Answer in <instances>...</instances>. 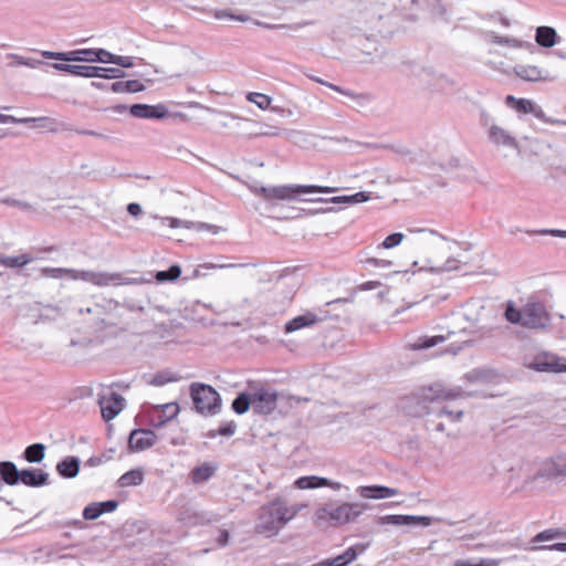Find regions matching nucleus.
<instances>
[{
    "label": "nucleus",
    "mask_w": 566,
    "mask_h": 566,
    "mask_svg": "<svg viewBox=\"0 0 566 566\" xmlns=\"http://www.w3.org/2000/svg\"><path fill=\"white\" fill-rule=\"evenodd\" d=\"M304 506L290 505L283 497H274L260 509L256 531L270 536L276 535L289 522L295 518Z\"/></svg>",
    "instance_id": "nucleus-1"
},
{
    "label": "nucleus",
    "mask_w": 566,
    "mask_h": 566,
    "mask_svg": "<svg viewBox=\"0 0 566 566\" xmlns=\"http://www.w3.org/2000/svg\"><path fill=\"white\" fill-rule=\"evenodd\" d=\"M504 316L507 322L531 329H545L551 323V315L541 302H528L522 310L507 302Z\"/></svg>",
    "instance_id": "nucleus-2"
},
{
    "label": "nucleus",
    "mask_w": 566,
    "mask_h": 566,
    "mask_svg": "<svg viewBox=\"0 0 566 566\" xmlns=\"http://www.w3.org/2000/svg\"><path fill=\"white\" fill-rule=\"evenodd\" d=\"M360 513L357 504L328 502L315 511L314 522L319 527H339L356 520Z\"/></svg>",
    "instance_id": "nucleus-3"
},
{
    "label": "nucleus",
    "mask_w": 566,
    "mask_h": 566,
    "mask_svg": "<svg viewBox=\"0 0 566 566\" xmlns=\"http://www.w3.org/2000/svg\"><path fill=\"white\" fill-rule=\"evenodd\" d=\"M190 396L197 412L212 416L219 412L221 399L218 391L210 385L193 382L190 385Z\"/></svg>",
    "instance_id": "nucleus-4"
},
{
    "label": "nucleus",
    "mask_w": 566,
    "mask_h": 566,
    "mask_svg": "<svg viewBox=\"0 0 566 566\" xmlns=\"http://www.w3.org/2000/svg\"><path fill=\"white\" fill-rule=\"evenodd\" d=\"M249 390L251 392L254 412L260 415H270L276 409L279 400V394L276 390L258 381L249 382Z\"/></svg>",
    "instance_id": "nucleus-5"
},
{
    "label": "nucleus",
    "mask_w": 566,
    "mask_h": 566,
    "mask_svg": "<svg viewBox=\"0 0 566 566\" xmlns=\"http://www.w3.org/2000/svg\"><path fill=\"white\" fill-rule=\"evenodd\" d=\"M337 188L325 186H277L272 188H263V197L266 200H291L298 193H333Z\"/></svg>",
    "instance_id": "nucleus-6"
},
{
    "label": "nucleus",
    "mask_w": 566,
    "mask_h": 566,
    "mask_svg": "<svg viewBox=\"0 0 566 566\" xmlns=\"http://www.w3.org/2000/svg\"><path fill=\"white\" fill-rule=\"evenodd\" d=\"M44 273H51L53 277L67 275L73 280H82L97 286H107L120 279L119 274L99 273L93 271H76L70 269H43Z\"/></svg>",
    "instance_id": "nucleus-7"
},
{
    "label": "nucleus",
    "mask_w": 566,
    "mask_h": 566,
    "mask_svg": "<svg viewBox=\"0 0 566 566\" xmlns=\"http://www.w3.org/2000/svg\"><path fill=\"white\" fill-rule=\"evenodd\" d=\"M526 367L539 373H566V358L548 352H542L535 355Z\"/></svg>",
    "instance_id": "nucleus-8"
},
{
    "label": "nucleus",
    "mask_w": 566,
    "mask_h": 566,
    "mask_svg": "<svg viewBox=\"0 0 566 566\" xmlns=\"http://www.w3.org/2000/svg\"><path fill=\"white\" fill-rule=\"evenodd\" d=\"M180 412L178 402H167L153 406L148 410L149 422L153 427L159 428L175 419Z\"/></svg>",
    "instance_id": "nucleus-9"
},
{
    "label": "nucleus",
    "mask_w": 566,
    "mask_h": 566,
    "mask_svg": "<svg viewBox=\"0 0 566 566\" xmlns=\"http://www.w3.org/2000/svg\"><path fill=\"white\" fill-rule=\"evenodd\" d=\"M102 417L105 421L114 419L124 408V398L114 391L104 394L98 399Z\"/></svg>",
    "instance_id": "nucleus-10"
},
{
    "label": "nucleus",
    "mask_w": 566,
    "mask_h": 566,
    "mask_svg": "<svg viewBox=\"0 0 566 566\" xmlns=\"http://www.w3.org/2000/svg\"><path fill=\"white\" fill-rule=\"evenodd\" d=\"M157 441V434L151 430L135 429L130 432L128 448L132 452H140L151 448Z\"/></svg>",
    "instance_id": "nucleus-11"
},
{
    "label": "nucleus",
    "mask_w": 566,
    "mask_h": 566,
    "mask_svg": "<svg viewBox=\"0 0 566 566\" xmlns=\"http://www.w3.org/2000/svg\"><path fill=\"white\" fill-rule=\"evenodd\" d=\"M505 105L521 115L533 114L538 119H544L545 117L543 109L532 99L517 98L513 95H507L505 97Z\"/></svg>",
    "instance_id": "nucleus-12"
},
{
    "label": "nucleus",
    "mask_w": 566,
    "mask_h": 566,
    "mask_svg": "<svg viewBox=\"0 0 566 566\" xmlns=\"http://www.w3.org/2000/svg\"><path fill=\"white\" fill-rule=\"evenodd\" d=\"M42 56L46 59L62 60V61H80V62H94V49H80L70 52H42Z\"/></svg>",
    "instance_id": "nucleus-13"
},
{
    "label": "nucleus",
    "mask_w": 566,
    "mask_h": 566,
    "mask_svg": "<svg viewBox=\"0 0 566 566\" xmlns=\"http://www.w3.org/2000/svg\"><path fill=\"white\" fill-rule=\"evenodd\" d=\"M293 485L295 489H298V490L331 488V489L337 491L340 489V483L333 482L325 478H321V476H316V475L301 476L294 481Z\"/></svg>",
    "instance_id": "nucleus-14"
},
{
    "label": "nucleus",
    "mask_w": 566,
    "mask_h": 566,
    "mask_svg": "<svg viewBox=\"0 0 566 566\" xmlns=\"http://www.w3.org/2000/svg\"><path fill=\"white\" fill-rule=\"evenodd\" d=\"M321 321H322V318L318 317L315 313L305 312L304 314L298 315V316L290 319L289 322H286L284 325V332L286 334L294 333L302 328L312 327Z\"/></svg>",
    "instance_id": "nucleus-15"
},
{
    "label": "nucleus",
    "mask_w": 566,
    "mask_h": 566,
    "mask_svg": "<svg viewBox=\"0 0 566 566\" xmlns=\"http://www.w3.org/2000/svg\"><path fill=\"white\" fill-rule=\"evenodd\" d=\"M101 72H113L119 73V69L113 67H99V66H91V65H75L71 70L72 75L83 76V77H105V78H116L118 75H102Z\"/></svg>",
    "instance_id": "nucleus-16"
},
{
    "label": "nucleus",
    "mask_w": 566,
    "mask_h": 566,
    "mask_svg": "<svg viewBox=\"0 0 566 566\" xmlns=\"http://www.w3.org/2000/svg\"><path fill=\"white\" fill-rule=\"evenodd\" d=\"M167 113L164 105L135 104L130 107V114L139 118H163Z\"/></svg>",
    "instance_id": "nucleus-17"
},
{
    "label": "nucleus",
    "mask_w": 566,
    "mask_h": 566,
    "mask_svg": "<svg viewBox=\"0 0 566 566\" xmlns=\"http://www.w3.org/2000/svg\"><path fill=\"white\" fill-rule=\"evenodd\" d=\"M358 494L364 499L379 500L397 495L398 490L381 485H365L358 488Z\"/></svg>",
    "instance_id": "nucleus-18"
},
{
    "label": "nucleus",
    "mask_w": 566,
    "mask_h": 566,
    "mask_svg": "<svg viewBox=\"0 0 566 566\" xmlns=\"http://www.w3.org/2000/svg\"><path fill=\"white\" fill-rule=\"evenodd\" d=\"M489 137L495 145L514 148L518 147L517 140L501 126L492 125L489 130Z\"/></svg>",
    "instance_id": "nucleus-19"
},
{
    "label": "nucleus",
    "mask_w": 566,
    "mask_h": 566,
    "mask_svg": "<svg viewBox=\"0 0 566 566\" xmlns=\"http://www.w3.org/2000/svg\"><path fill=\"white\" fill-rule=\"evenodd\" d=\"M49 475L41 469H25L20 471V480L27 486H41L46 484Z\"/></svg>",
    "instance_id": "nucleus-20"
},
{
    "label": "nucleus",
    "mask_w": 566,
    "mask_h": 566,
    "mask_svg": "<svg viewBox=\"0 0 566 566\" xmlns=\"http://www.w3.org/2000/svg\"><path fill=\"white\" fill-rule=\"evenodd\" d=\"M217 469V464L203 462L191 470L190 479L195 484L203 483L214 475Z\"/></svg>",
    "instance_id": "nucleus-21"
},
{
    "label": "nucleus",
    "mask_w": 566,
    "mask_h": 566,
    "mask_svg": "<svg viewBox=\"0 0 566 566\" xmlns=\"http://www.w3.org/2000/svg\"><path fill=\"white\" fill-rule=\"evenodd\" d=\"M369 199H370V195L368 192L360 191V192H356L350 196H338V197H333L331 199L318 198V199H312L310 201L311 202H333V203L354 205V203H360V202L368 201Z\"/></svg>",
    "instance_id": "nucleus-22"
},
{
    "label": "nucleus",
    "mask_w": 566,
    "mask_h": 566,
    "mask_svg": "<svg viewBox=\"0 0 566 566\" xmlns=\"http://www.w3.org/2000/svg\"><path fill=\"white\" fill-rule=\"evenodd\" d=\"M557 33L551 27H538L536 29L535 41L543 48H552L557 43Z\"/></svg>",
    "instance_id": "nucleus-23"
},
{
    "label": "nucleus",
    "mask_w": 566,
    "mask_h": 566,
    "mask_svg": "<svg viewBox=\"0 0 566 566\" xmlns=\"http://www.w3.org/2000/svg\"><path fill=\"white\" fill-rule=\"evenodd\" d=\"M515 74L528 82H538L545 80L543 71L536 65H520L515 67Z\"/></svg>",
    "instance_id": "nucleus-24"
},
{
    "label": "nucleus",
    "mask_w": 566,
    "mask_h": 566,
    "mask_svg": "<svg viewBox=\"0 0 566 566\" xmlns=\"http://www.w3.org/2000/svg\"><path fill=\"white\" fill-rule=\"evenodd\" d=\"M1 479L9 485H15L20 480V471L15 464L10 461L0 462Z\"/></svg>",
    "instance_id": "nucleus-25"
},
{
    "label": "nucleus",
    "mask_w": 566,
    "mask_h": 566,
    "mask_svg": "<svg viewBox=\"0 0 566 566\" xmlns=\"http://www.w3.org/2000/svg\"><path fill=\"white\" fill-rule=\"evenodd\" d=\"M452 332H449L447 335H434V336H422L417 339L415 344L411 345L412 349H428L434 347L443 342H446Z\"/></svg>",
    "instance_id": "nucleus-26"
},
{
    "label": "nucleus",
    "mask_w": 566,
    "mask_h": 566,
    "mask_svg": "<svg viewBox=\"0 0 566 566\" xmlns=\"http://www.w3.org/2000/svg\"><path fill=\"white\" fill-rule=\"evenodd\" d=\"M56 470L64 478H74L80 471L78 460L75 458H66L57 463Z\"/></svg>",
    "instance_id": "nucleus-27"
},
{
    "label": "nucleus",
    "mask_w": 566,
    "mask_h": 566,
    "mask_svg": "<svg viewBox=\"0 0 566 566\" xmlns=\"http://www.w3.org/2000/svg\"><path fill=\"white\" fill-rule=\"evenodd\" d=\"M144 481V472L140 469H133L124 473L119 480L118 484L122 488H129L140 485Z\"/></svg>",
    "instance_id": "nucleus-28"
},
{
    "label": "nucleus",
    "mask_w": 566,
    "mask_h": 566,
    "mask_svg": "<svg viewBox=\"0 0 566 566\" xmlns=\"http://www.w3.org/2000/svg\"><path fill=\"white\" fill-rule=\"evenodd\" d=\"M32 261V258L24 253L17 256H7L1 255L0 256V264L6 268H22L27 264H29Z\"/></svg>",
    "instance_id": "nucleus-29"
},
{
    "label": "nucleus",
    "mask_w": 566,
    "mask_h": 566,
    "mask_svg": "<svg viewBox=\"0 0 566 566\" xmlns=\"http://www.w3.org/2000/svg\"><path fill=\"white\" fill-rule=\"evenodd\" d=\"M250 406H252V398L249 389L247 392L239 394L238 397L232 402V409L238 415L245 413L249 410Z\"/></svg>",
    "instance_id": "nucleus-30"
},
{
    "label": "nucleus",
    "mask_w": 566,
    "mask_h": 566,
    "mask_svg": "<svg viewBox=\"0 0 566 566\" xmlns=\"http://www.w3.org/2000/svg\"><path fill=\"white\" fill-rule=\"evenodd\" d=\"M0 123H21V124H29V123H42V127H45V123H54L53 119L49 117H23V118H17L12 115H3L0 114Z\"/></svg>",
    "instance_id": "nucleus-31"
},
{
    "label": "nucleus",
    "mask_w": 566,
    "mask_h": 566,
    "mask_svg": "<svg viewBox=\"0 0 566 566\" xmlns=\"http://www.w3.org/2000/svg\"><path fill=\"white\" fill-rule=\"evenodd\" d=\"M44 446L34 443L29 446L24 451V458L28 462H40L44 458Z\"/></svg>",
    "instance_id": "nucleus-32"
},
{
    "label": "nucleus",
    "mask_w": 566,
    "mask_h": 566,
    "mask_svg": "<svg viewBox=\"0 0 566 566\" xmlns=\"http://www.w3.org/2000/svg\"><path fill=\"white\" fill-rule=\"evenodd\" d=\"M247 99L251 103H254L260 109H268L271 105V97L263 93H249L247 95Z\"/></svg>",
    "instance_id": "nucleus-33"
},
{
    "label": "nucleus",
    "mask_w": 566,
    "mask_h": 566,
    "mask_svg": "<svg viewBox=\"0 0 566 566\" xmlns=\"http://www.w3.org/2000/svg\"><path fill=\"white\" fill-rule=\"evenodd\" d=\"M181 274V269L179 265H172L167 271H159L156 274V280L158 282L165 281H174L178 279Z\"/></svg>",
    "instance_id": "nucleus-34"
},
{
    "label": "nucleus",
    "mask_w": 566,
    "mask_h": 566,
    "mask_svg": "<svg viewBox=\"0 0 566 566\" xmlns=\"http://www.w3.org/2000/svg\"><path fill=\"white\" fill-rule=\"evenodd\" d=\"M413 516L411 515H386L380 517L381 524L410 525Z\"/></svg>",
    "instance_id": "nucleus-35"
},
{
    "label": "nucleus",
    "mask_w": 566,
    "mask_h": 566,
    "mask_svg": "<svg viewBox=\"0 0 566 566\" xmlns=\"http://www.w3.org/2000/svg\"><path fill=\"white\" fill-rule=\"evenodd\" d=\"M500 563V560L491 558H481L478 563H472L467 559H458L454 562L453 566H499Z\"/></svg>",
    "instance_id": "nucleus-36"
},
{
    "label": "nucleus",
    "mask_w": 566,
    "mask_h": 566,
    "mask_svg": "<svg viewBox=\"0 0 566 566\" xmlns=\"http://www.w3.org/2000/svg\"><path fill=\"white\" fill-rule=\"evenodd\" d=\"M565 533L557 528H548L543 532H539L534 538L533 542H544L551 541L560 536H564Z\"/></svg>",
    "instance_id": "nucleus-37"
},
{
    "label": "nucleus",
    "mask_w": 566,
    "mask_h": 566,
    "mask_svg": "<svg viewBox=\"0 0 566 566\" xmlns=\"http://www.w3.org/2000/svg\"><path fill=\"white\" fill-rule=\"evenodd\" d=\"M403 238H405V235L401 232H396V233L389 234L379 244V248L392 249V248L399 245L402 242Z\"/></svg>",
    "instance_id": "nucleus-38"
},
{
    "label": "nucleus",
    "mask_w": 566,
    "mask_h": 566,
    "mask_svg": "<svg viewBox=\"0 0 566 566\" xmlns=\"http://www.w3.org/2000/svg\"><path fill=\"white\" fill-rule=\"evenodd\" d=\"M102 514L103 509L99 506V503H92L87 505L83 511V517L88 521L96 520Z\"/></svg>",
    "instance_id": "nucleus-39"
},
{
    "label": "nucleus",
    "mask_w": 566,
    "mask_h": 566,
    "mask_svg": "<svg viewBox=\"0 0 566 566\" xmlns=\"http://www.w3.org/2000/svg\"><path fill=\"white\" fill-rule=\"evenodd\" d=\"M115 54L104 50L94 49V62L113 63Z\"/></svg>",
    "instance_id": "nucleus-40"
},
{
    "label": "nucleus",
    "mask_w": 566,
    "mask_h": 566,
    "mask_svg": "<svg viewBox=\"0 0 566 566\" xmlns=\"http://www.w3.org/2000/svg\"><path fill=\"white\" fill-rule=\"evenodd\" d=\"M214 18L216 19H234V20H238V21H241V22H245L248 21V17L245 15H233L232 13H230L229 11L227 10H218L213 13Z\"/></svg>",
    "instance_id": "nucleus-41"
},
{
    "label": "nucleus",
    "mask_w": 566,
    "mask_h": 566,
    "mask_svg": "<svg viewBox=\"0 0 566 566\" xmlns=\"http://www.w3.org/2000/svg\"><path fill=\"white\" fill-rule=\"evenodd\" d=\"M365 263L376 266V268H389L391 266V262L384 259H377V258H368Z\"/></svg>",
    "instance_id": "nucleus-42"
},
{
    "label": "nucleus",
    "mask_w": 566,
    "mask_h": 566,
    "mask_svg": "<svg viewBox=\"0 0 566 566\" xmlns=\"http://www.w3.org/2000/svg\"><path fill=\"white\" fill-rule=\"evenodd\" d=\"M113 64L119 65L122 67H132L133 61L130 56H120L115 55L113 60Z\"/></svg>",
    "instance_id": "nucleus-43"
},
{
    "label": "nucleus",
    "mask_w": 566,
    "mask_h": 566,
    "mask_svg": "<svg viewBox=\"0 0 566 566\" xmlns=\"http://www.w3.org/2000/svg\"><path fill=\"white\" fill-rule=\"evenodd\" d=\"M12 59L14 60L15 65H25L29 67H34L39 63L38 61L28 60L23 56L15 55V54L12 55Z\"/></svg>",
    "instance_id": "nucleus-44"
},
{
    "label": "nucleus",
    "mask_w": 566,
    "mask_h": 566,
    "mask_svg": "<svg viewBox=\"0 0 566 566\" xmlns=\"http://www.w3.org/2000/svg\"><path fill=\"white\" fill-rule=\"evenodd\" d=\"M126 92H139L143 90L140 82L136 80L125 81Z\"/></svg>",
    "instance_id": "nucleus-45"
},
{
    "label": "nucleus",
    "mask_w": 566,
    "mask_h": 566,
    "mask_svg": "<svg viewBox=\"0 0 566 566\" xmlns=\"http://www.w3.org/2000/svg\"><path fill=\"white\" fill-rule=\"evenodd\" d=\"M229 532L227 530H219V535L217 537V543L219 546H226L229 542Z\"/></svg>",
    "instance_id": "nucleus-46"
},
{
    "label": "nucleus",
    "mask_w": 566,
    "mask_h": 566,
    "mask_svg": "<svg viewBox=\"0 0 566 566\" xmlns=\"http://www.w3.org/2000/svg\"><path fill=\"white\" fill-rule=\"evenodd\" d=\"M343 558L347 562V564L352 563L357 557V552L355 547L347 548L343 554Z\"/></svg>",
    "instance_id": "nucleus-47"
},
{
    "label": "nucleus",
    "mask_w": 566,
    "mask_h": 566,
    "mask_svg": "<svg viewBox=\"0 0 566 566\" xmlns=\"http://www.w3.org/2000/svg\"><path fill=\"white\" fill-rule=\"evenodd\" d=\"M430 399H450L452 397L450 391L438 389L436 394L427 396Z\"/></svg>",
    "instance_id": "nucleus-48"
},
{
    "label": "nucleus",
    "mask_w": 566,
    "mask_h": 566,
    "mask_svg": "<svg viewBox=\"0 0 566 566\" xmlns=\"http://www.w3.org/2000/svg\"><path fill=\"white\" fill-rule=\"evenodd\" d=\"M432 520L429 516H413L411 524H420L422 526H429Z\"/></svg>",
    "instance_id": "nucleus-49"
},
{
    "label": "nucleus",
    "mask_w": 566,
    "mask_h": 566,
    "mask_svg": "<svg viewBox=\"0 0 566 566\" xmlns=\"http://www.w3.org/2000/svg\"><path fill=\"white\" fill-rule=\"evenodd\" d=\"M99 506L103 509V513L113 512L117 507V502L116 501L101 502Z\"/></svg>",
    "instance_id": "nucleus-50"
},
{
    "label": "nucleus",
    "mask_w": 566,
    "mask_h": 566,
    "mask_svg": "<svg viewBox=\"0 0 566 566\" xmlns=\"http://www.w3.org/2000/svg\"><path fill=\"white\" fill-rule=\"evenodd\" d=\"M543 549L566 552V543H556L547 546H542Z\"/></svg>",
    "instance_id": "nucleus-51"
},
{
    "label": "nucleus",
    "mask_w": 566,
    "mask_h": 566,
    "mask_svg": "<svg viewBox=\"0 0 566 566\" xmlns=\"http://www.w3.org/2000/svg\"><path fill=\"white\" fill-rule=\"evenodd\" d=\"M127 211L129 214L137 217L140 214L142 208L138 203L133 202L127 206Z\"/></svg>",
    "instance_id": "nucleus-52"
},
{
    "label": "nucleus",
    "mask_w": 566,
    "mask_h": 566,
    "mask_svg": "<svg viewBox=\"0 0 566 566\" xmlns=\"http://www.w3.org/2000/svg\"><path fill=\"white\" fill-rule=\"evenodd\" d=\"M111 90L114 93H124V92H126L125 82L120 81V82L113 83L111 85Z\"/></svg>",
    "instance_id": "nucleus-53"
},
{
    "label": "nucleus",
    "mask_w": 566,
    "mask_h": 566,
    "mask_svg": "<svg viewBox=\"0 0 566 566\" xmlns=\"http://www.w3.org/2000/svg\"><path fill=\"white\" fill-rule=\"evenodd\" d=\"M328 564H332V566H346L347 562L343 558L342 555H338L332 559H326Z\"/></svg>",
    "instance_id": "nucleus-54"
},
{
    "label": "nucleus",
    "mask_w": 566,
    "mask_h": 566,
    "mask_svg": "<svg viewBox=\"0 0 566 566\" xmlns=\"http://www.w3.org/2000/svg\"><path fill=\"white\" fill-rule=\"evenodd\" d=\"M233 432H234L233 426H226V427L219 428V433L222 436H231Z\"/></svg>",
    "instance_id": "nucleus-55"
},
{
    "label": "nucleus",
    "mask_w": 566,
    "mask_h": 566,
    "mask_svg": "<svg viewBox=\"0 0 566 566\" xmlns=\"http://www.w3.org/2000/svg\"><path fill=\"white\" fill-rule=\"evenodd\" d=\"M56 70L59 71H63V72H67L71 74V70L73 67V64H60V63H56L53 65Z\"/></svg>",
    "instance_id": "nucleus-56"
},
{
    "label": "nucleus",
    "mask_w": 566,
    "mask_h": 566,
    "mask_svg": "<svg viewBox=\"0 0 566 566\" xmlns=\"http://www.w3.org/2000/svg\"><path fill=\"white\" fill-rule=\"evenodd\" d=\"M201 228H205L207 229L208 231H210L211 233H219L221 231V228L218 227V226H213V224H201Z\"/></svg>",
    "instance_id": "nucleus-57"
},
{
    "label": "nucleus",
    "mask_w": 566,
    "mask_h": 566,
    "mask_svg": "<svg viewBox=\"0 0 566 566\" xmlns=\"http://www.w3.org/2000/svg\"><path fill=\"white\" fill-rule=\"evenodd\" d=\"M317 82H319V83H322V84H324V85L328 86V87H329V88H332L333 91H336V92L342 93V94H346V93H345V92H344L339 86H337V85H334V84H331V83H325V82H323V81H321V80H317Z\"/></svg>",
    "instance_id": "nucleus-58"
},
{
    "label": "nucleus",
    "mask_w": 566,
    "mask_h": 566,
    "mask_svg": "<svg viewBox=\"0 0 566 566\" xmlns=\"http://www.w3.org/2000/svg\"><path fill=\"white\" fill-rule=\"evenodd\" d=\"M543 233H551L553 235L566 238V231H562V230L544 231Z\"/></svg>",
    "instance_id": "nucleus-59"
},
{
    "label": "nucleus",
    "mask_w": 566,
    "mask_h": 566,
    "mask_svg": "<svg viewBox=\"0 0 566 566\" xmlns=\"http://www.w3.org/2000/svg\"><path fill=\"white\" fill-rule=\"evenodd\" d=\"M78 134H82V135H90V136H98L97 133L95 132H90V130H77Z\"/></svg>",
    "instance_id": "nucleus-60"
},
{
    "label": "nucleus",
    "mask_w": 566,
    "mask_h": 566,
    "mask_svg": "<svg viewBox=\"0 0 566 566\" xmlns=\"http://www.w3.org/2000/svg\"><path fill=\"white\" fill-rule=\"evenodd\" d=\"M314 566H332V564H328L327 560H323V562H321V563H318V564H316Z\"/></svg>",
    "instance_id": "nucleus-61"
},
{
    "label": "nucleus",
    "mask_w": 566,
    "mask_h": 566,
    "mask_svg": "<svg viewBox=\"0 0 566 566\" xmlns=\"http://www.w3.org/2000/svg\"><path fill=\"white\" fill-rule=\"evenodd\" d=\"M170 226L171 227H178V220L177 219H170Z\"/></svg>",
    "instance_id": "nucleus-62"
},
{
    "label": "nucleus",
    "mask_w": 566,
    "mask_h": 566,
    "mask_svg": "<svg viewBox=\"0 0 566 566\" xmlns=\"http://www.w3.org/2000/svg\"><path fill=\"white\" fill-rule=\"evenodd\" d=\"M205 268H207V269H216L217 265L210 263V264H206Z\"/></svg>",
    "instance_id": "nucleus-63"
},
{
    "label": "nucleus",
    "mask_w": 566,
    "mask_h": 566,
    "mask_svg": "<svg viewBox=\"0 0 566 566\" xmlns=\"http://www.w3.org/2000/svg\"><path fill=\"white\" fill-rule=\"evenodd\" d=\"M560 473H566V464L563 465V469L559 470Z\"/></svg>",
    "instance_id": "nucleus-64"
}]
</instances>
